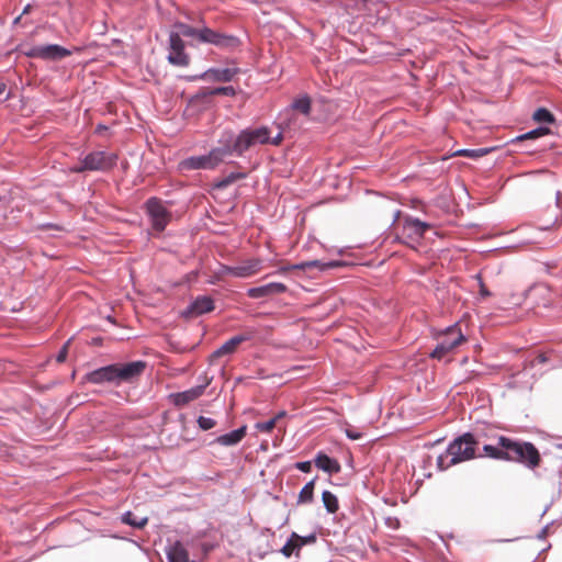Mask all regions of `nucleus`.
I'll return each mask as SVG.
<instances>
[{
  "label": "nucleus",
  "mask_w": 562,
  "mask_h": 562,
  "mask_svg": "<svg viewBox=\"0 0 562 562\" xmlns=\"http://www.w3.org/2000/svg\"><path fill=\"white\" fill-rule=\"evenodd\" d=\"M494 443H484V457L494 460L520 463L535 470L541 463L539 450L532 442L515 440L505 436H494Z\"/></svg>",
  "instance_id": "obj_1"
},
{
  "label": "nucleus",
  "mask_w": 562,
  "mask_h": 562,
  "mask_svg": "<svg viewBox=\"0 0 562 562\" xmlns=\"http://www.w3.org/2000/svg\"><path fill=\"white\" fill-rule=\"evenodd\" d=\"M483 437L486 436L483 434L475 436L471 432H465L452 440L446 451L437 458L438 469L443 471L454 464L476 458V447L482 442ZM479 457L482 456L479 454Z\"/></svg>",
  "instance_id": "obj_2"
},
{
  "label": "nucleus",
  "mask_w": 562,
  "mask_h": 562,
  "mask_svg": "<svg viewBox=\"0 0 562 562\" xmlns=\"http://www.w3.org/2000/svg\"><path fill=\"white\" fill-rule=\"evenodd\" d=\"M175 27L181 36L190 37L198 43L212 44L222 49H234L239 45V40L234 35L224 34L212 30L205 25L201 27H193L189 24L178 22Z\"/></svg>",
  "instance_id": "obj_3"
},
{
  "label": "nucleus",
  "mask_w": 562,
  "mask_h": 562,
  "mask_svg": "<svg viewBox=\"0 0 562 562\" xmlns=\"http://www.w3.org/2000/svg\"><path fill=\"white\" fill-rule=\"evenodd\" d=\"M465 340L459 324L449 326L440 334L439 341L429 356L432 359L442 360Z\"/></svg>",
  "instance_id": "obj_4"
},
{
  "label": "nucleus",
  "mask_w": 562,
  "mask_h": 562,
  "mask_svg": "<svg viewBox=\"0 0 562 562\" xmlns=\"http://www.w3.org/2000/svg\"><path fill=\"white\" fill-rule=\"evenodd\" d=\"M117 156L109 151H92L88 154L79 166L71 168L74 172L108 171L116 165Z\"/></svg>",
  "instance_id": "obj_5"
},
{
  "label": "nucleus",
  "mask_w": 562,
  "mask_h": 562,
  "mask_svg": "<svg viewBox=\"0 0 562 562\" xmlns=\"http://www.w3.org/2000/svg\"><path fill=\"white\" fill-rule=\"evenodd\" d=\"M226 158V151L222 146L212 148L206 155L191 156L180 162L182 170L215 169Z\"/></svg>",
  "instance_id": "obj_6"
},
{
  "label": "nucleus",
  "mask_w": 562,
  "mask_h": 562,
  "mask_svg": "<svg viewBox=\"0 0 562 562\" xmlns=\"http://www.w3.org/2000/svg\"><path fill=\"white\" fill-rule=\"evenodd\" d=\"M145 212L150 222L151 228L156 233H161L166 229L171 221V212L166 203L158 198H149L145 203Z\"/></svg>",
  "instance_id": "obj_7"
},
{
  "label": "nucleus",
  "mask_w": 562,
  "mask_h": 562,
  "mask_svg": "<svg viewBox=\"0 0 562 562\" xmlns=\"http://www.w3.org/2000/svg\"><path fill=\"white\" fill-rule=\"evenodd\" d=\"M220 144L222 149L226 151V157L233 154L240 157L245 151L254 147L249 128L241 130L237 135L232 131L224 133Z\"/></svg>",
  "instance_id": "obj_8"
},
{
  "label": "nucleus",
  "mask_w": 562,
  "mask_h": 562,
  "mask_svg": "<svg viewBox=\"0 0 562 562\" xmlns=\"http://www.w3.org/2000/svg\"><path fill=\"white\" fill-rule=\"evenodd\" d=\"M186 44L180 34L171 32L169 35L168 61L178 67H187L190 64V56L184 50Z\"/></svg>",
  "instance_id": "obj_9"
},
{
  "label": "nucleus",
  "mask_w": 562,
  "mask_h": 562,
  "mask_svg": "<svg viewBox=\"0 0 562 562\" xmlns=\"http://www.w3.org/2000/svg\"><path fill=\"white\" fill-rule=\"evenodd\" d=\"M71 52L57 44L40 45L33 47L26 55L30 57L42 58L46 60H60L70 56Z\"/></svg>",
  "instance_id": "obj_10"
},
{
  "label": "nucleus",
  "mask_w": 562,
  "mask_h": 562,
  "mask_svg": "<svg viewBox=\"0 0 562 562\" xmlns=\"http://www.w3.org/2000/svg\"><path fill=\"white\" fill-rule=\"evenodd\" d=\"M248 128H249V133H250L254 146L267 145V144H270L273 146H279V145H281V143L283 140V132H282L281 126H279V132L274 136L271 135V130L268 126H259V127H255V128L248 127Z\"/></svg>",
  "instance_id": "obj_11"
},
{
  "label": "nucleus",
  "mask_w": 562,
  "mask_h": 562,
  "mask_svg": "<svg viewBox=\"0 0 562 562\" xmlns=\"http://www.w3.org/2000/svg\"><path fill=\"white\" fill-rule=\"evenodd\" d=\"M146 362L138 360L125 364H115L116 382H132L145 370Z\"/></svg>",
  "instance_id": "obj_12"
},
{
  "label": "nucleus",
  "mask_w": 562,
  "mask_h": 562,
  "mask_svg": "<svg viewBox=\"0 0 562 562\" xmlns=\"http://www.w3.org/2000/svg\"><path fill=\"white\" fill-rule=\"evenodd\" d=\"M429 228L430 224L422 222L418 218L407 216L403 223L402 238L412 240L420 239Z\"/></svg>",
  "instance_id": "obj_13"
},
{
  "label": "nucleus",
  "mask_w": 562,
  "mask_h": 562,
  "mask_svg": "<svg viewBox=\"0 0 562 562\" xmlns=\"http://www.w3.org/2000/svg\"><path fill=\"white\" fill-rule=\"evenodd\" d=\"M209 383L210 382L206 381L203 384L193 386L183 392L172 393V394H170L169 397L175 406H178V407L184 406L188 403H190V402L199 398L201 395H203Z\"/></svg>",
  "instance_id": "obj_14"
},
{
  "label": "nucleus",
  "mask_w": 562,
  "mask_h": 562,
  "mask_svg": "<svg viewBox=\"0 0 562 562\" xmlns=\"http://www.w3.org/2000/svg\"><path fill=\"white\" fill-rule=\"evenodd\" d=\"M238 68H210L199 76L191 77L190 80L207 79L218 82H228L238 74Z\"/></svg>",
  "instance_id": "obj_15"
},
{
  "label": "nucleus",
  "mask_w": 562,
  "mask_h": 562,
  "mask_svg": "<svg viewBox=\"0 0 562 562\" xmlns=\"http://www.w3.org/2000/svg\"><path fill=\"white\" fill-rule=\"evenodd\" d=\"M288 290L286 285L281 282H271L265 285L250 288L247 290V295L250 299L268 297L274 294L284 293Z\"/></svg>",
  "instance_id": "obj_16"
},
{
  "label": "nucleus",
  "mask_w": 562,
  "mask_h": 562,
  "mask_svg": "<svg viewBox=\"0 0 562 562\" xmlns=\"http://www.w3.org/2000/svg\"><path fill=\"white\" fill-rule=\"evenodd\" d=\"M214 310V301L206 295L198 296L188 307L183 311V316H199Z\"/></svg>",
  "instance_id": "obj_17"
},
{
  "label": "nucleus",
  "mask_w": 562,
  "mask_h": 562,
  "mask_svg": "<svg viewBox=\"0 0 562 562\" xmlns=\"http://www.w3.org/2000/svg\"><path fill=\"white\" fill-rule=\"evenodd\" d=\"M261 268V260L247 259L236 266H233L232 276L236 278H248L258 273Z\"/></svg>",
  "instance_id": "obj_18"
},
{
  "label": "nucleus",
  "mask_w": 562,
  "mask_h": 562,
  "mask_svg": "<svg viewBox=\"0 0 562 562\" xmlns=\"http://www.w3.org/2000/svg\"><path fill=\"white\" fill-rule=\"evenodd\" d=\"M87 379L89 382L100 384L103 382H116L115 364L99 368L88 373Z\"/></svg>",
  "instance_id": "obj_19"
},
{
  "label": "nucleus",
  "mask_w": 562,
  "mask_h": 562,
  "mask_svg": "<svg viewBox=\"0 0 562 562\" xmlns=\"http://www.w3.org/2000/svg\"><path fill=\"white\" fill-rule=\"evenodd\" d=\"M250 339L249 335H236L225 341L221 347H218L213 353V358H220L223 356L232 355L236 351L237 347Z\"/></svg>",
  "instance_id": "obj_20"
},
{
  "label": "nucleus",
  "mask_w": 562,
  "mask_h": 562,
  "mask_svg": "<svg viewBox=\"0 0 562 562\" xmlns=\"http://www.w3.org/2000/svg\"><path fill=\"white\" fill-rule=\"evenodd\" d=\"M314 461H315V465L319 470H322L328 474H336V473H339L341 470L339 462L336 459L330 458L329 456H327L324 452H318L316 454Z\"/></svg>",
  "instance_id": "obj_21"
},
{
  "label": "nucleus",
  "mask_w": 562,
  "mask_h": 562,
  "mask_svg": "<svg viewBox=\"0 0 562 562\" xmlns=\"http://www.w3.org/2000/svg\"><path fill=\"white\" fill-rule=\"evenodd\" d=\"M247 426H241L228 434L218 436L215 441L225 447H231L239 443L246 436Z\"/></svg>",
  "instance_id": "obj_22"
},
{
  "label": "nucleus",
  "mask_w": 562,
  "mask_h": 562,
  "mask_svg": "<svg viewBox=\"0 0 562 562\" xmlns=\"http://www.w3.org/2000/svg\"><path fill=\"white\" fill-rule=\"evenodd\" d=\"M337 266H339V262H337V261L322 262L319 260H312V261H306V262H302L299 265H293L290 267H284V268H281L279 271L285 272V271H289L292 269L305 270V269L312 268V267H317L321 270H326V269H330V268H334Z\"/></svg>",
  "instance_id": "obj_23"
},
{
  "label": "nucleus",
  "mask_w": 562,
  "mask_h": 562,
  "mask_svg": "<svg viewBox=\"0 0 562 562\" xmlns=\"http://www.w3.org/2000/svg\"><path fill=\"white\" fill-rule=\"evenodd\" d=\"M294 110L300 111L304 115H308L311 112V99L307 95H303L294 100L290 108L285 109L284 113L288 114Z\"/></svg>",
  "instance_id": "obj_24"
},
{
  "label": "nucleus",
  "mask_w": 562,
  "mask_h": 562,
  "mask_svg": "<svg viewBox=\"0 0 562 562\" xmlns=\"http://www.w3.org/2000/svg\"><path fill=\"white\" fill-rule=\"evenodd\" d=\"M121 521L134 528L142 529L147 525L148 518L137 517L132 512H125L124 514H122Z\"/></svg>",
  "instance_id": "obj_25"
},
{
  "label": "nucleus",
  "mask_w": 562,
  "mask_h": 562,
  "mask_svg": "<svg viewBox=\"0 0 562 562\" xmlns=\"http://www.w3.org/2000/svg\"><path fill=\"white\" fill-rule=\"evenodd\" d=\"M322 501L329 514H335L339 509L338 498L330 491H324L322 494Z\"/></svg>",
  "instance_id": "obj_26"
},
{
  "label": "nucleus",
  "mask_w": 562,
  "mask_h": 562,
  "mask_svg": "<svg viewBox=\"0 0 562 562\" xmlns=\"http://www.w3.org/2000/svg\"><path fill=\"white\" fill-rule=\"evenodd\" d=\"M314 485L315 479L307 482L301 490L297 498V504H307L313 501L314 497Z\"/></svg>",
  "instance_id": "obj_27"
},
{
  "label": "nucleus",
  "mask_w": 562,
  "mask_h": 562,
  "mask_svg": "<svg viewBox=\"0 0 562 562\" xmlns=\"http://www.w3.org/2000/svg\"><path fill=\"white\" fill-rule=\"evenodd\" d=\"M532 119L538 123H554L555 119L553 114L546 108H539L535 111Z\"/></svg>",
  "instance_id": "obj_28"
},
{
  "label": "nucleus",
  "mask_w": 562,
  "mask_h": 562,
  "mask_svg": "<svg viewBox=\"0 0 562 562\" xmlns=\"http://www.w3.org/2000/svg\"><path fill=\"white\" fill-rule=\"evenodd\" d=\"M291 535H292V539H294L296 542V547H297L296 557L299 555L300 550L303 546L315 543L316 539H317L316 533H311L307 536H300L296 532H292Z\"/></svg>",
  "instance_id": "obj_29"
},
{
  "label": "nucleus",
  "mask_w": 562,
  "mask_h": 562,
  "mask_svg": "<svg viewBox=\"0 0 562 562\" xmlns=\"http://www.w3.org/2000/svg\"><path fill=\"white\" fill-rule=\"evenodd\" d=\"M490 150L487 148L479 149H459L454 153V156H463L469 158H479L486 155Z\"/></svg>",
  "instance_id": "obj_30"
},
{
  "label": "nucleus",
  "mask_w": 562,
  "mask_h": 562,
  "mask_svg": "<svg viewBox=\"0 0 562 562\" xmlns=\"http://www.w3.org/2000/svg\"><path fill=\"white\" fill-rule=\"evenodd\" d=\"M550 132V130L548 127H538V128H535L530 132H527L520 136H518L516 139L517 140H525V139H531V138H538V137H541L543 135H547L548 133Z\"/></svg>",
  "instance_id": "obj_31"
},
{
  "label": "nucleus",
  "mask_w": 562,
  "mask_h": 562,
  "mask_svg": "<svg viewBox=\"0 0 562 562\" xmlns=\"http://www.w3.org/2000/svg\"><path fill=\"white\" fill-rule=\"evenodd\" d=\"M280 552L285 557L290 558L293 553L296 554L297 547L294 539H292V535L290 536L289 540L285 542V544L281 548Z\"/></svg>",
  "instance_id": "obj_32"
},
{
  "label": "nucleus",
  "mask_w": 562,
  "mask_h": 562,
  "mask_svg": "<svg viewBox=\"0 0 562 562\" xmlns=\"http://www.w3.org/2000/svg\"><path fill=\"white\" fill-rule=\"evenodd\" d=\"M210 95H218V94H223V95H228V97H234L236 94V90L234 89V87L232 86H226V87H217V88H213L210 92H209Z\"/></svg>",
  "instance_id": "obj_33"
},
{
  "label": "nucleus",
  "mask_w": 562,
  "mask_h": 562,
  "mask_svg": "<svg viewBox=\"0 0 562 562\" xmlns=\"http://www.w3.org/2000/svg\"><path fill=\"white\" fill-rule=\"evenodd\" d=\"M277 425V418H271L267 422H259L255 425V428L261 432H270Z\"/></svg>",
  "instance_id": "obj_34"
},
{
  "label": "nucleus",
  "mask_w": 562,
  "mask_h": 562,
  "mask_svg": "<svg viewBox=\"0 0 562 562\" xmlns=\"http://www.w3.org/2000/svg\"><path fill=\"white\" fill-rule=\"evenodd\" d=\"M198 424L202 430H210L216 425V422L211 417L200 416L198 418Z\"/></svg>",
  "instance_id": "obj_35"
},
{
  "label": "nucleus",
  "mask_w": 562,
  "mask_h": 562,
  "mask_svg": "<svg viewBox=\"0 0 562 562\" xmlns=\"http://www.w3.org/2000/svg\"><path fill=\"white\" fill-rule=\"evenodd\" d=\"M384 524L389 529L397 530L401 526L400 519L397 517L387 516L384 518Z\"/></svg>",
  "instance_id": "obj_36"
},
{
  "label": "nucleus",
  "mask_w": 562,
  "mask_h": 562,
  "mask_svg": "<svg viewBox=\"0 0 562 562\" xmlns=\"http://www.w3.org/2000/svg\"><path fill=\"white\" fill-rule=\"evenodd\" d=\"M70 341H71V339H68L65 342V345L63 346V348L59 350V352L57 353V356H56L57 362L61 363L66 360Z\"/></svg>",
  "instance_id": "obj_37"
},
{
  "label": "nucleus",
  "mask_w": 562,
  "mask_h": 562,
  "mask_svg": "<svg viewBox=\"0 0 562 562\" xmlns=\"http://www.w3.org/2000/svg\"><path fill=\"white\" fill-rule=\"evenodd\" d=\"M226 177L228 179V182L234 183L238 180L245 179L247 177V173L243 171H234L228 173Z\"/></svg>",
  "instance_id": "obj_38"
},
{
  "label": "nucleus",
  "mask_w": 562,
  "mask_h": 562,
  "mask_svg": "<svg viewBox=\"0 0 562 562\" xmlns=\"http://www.w3.org/2000/svg\"><path fill=\"white\" fill-rule=\"evenodd\" d=\"M476 280L479 281V286H480V294L483 296V297H487L491 295V292L486 289L483 280H482V277L481 274H476L475 276Z\"/></svg>",
  "instance_id": "obj_39"
},
{
  "label": "nucleus",
  "mask_w": 562,
  "mask_h": 562,
  "mask_svg": "<svg viewBox=\"0 0 562 562\" xmlns=\"http://www.w3.org/2000/svg\"><path fill=\"white\" fill-rule=\"evenodd\" d=\"M295 468L304 473H308L312 470V462L311 461H301L295 463Z\"/></svg>",
  "instance_id": "obj_40"
},
{
  "label": "nucleus",
  "mask_w": 562,
  "mask_h": 562,
  "mask_svg": "<svg viewBox=\"0 0 562 562\" xmlns=\"http://www.w3.org/2000/svg\"><path fill=\"white\" fill-rule=\"evenodd\" d=\"M232 183L228 182V179L227 177H223L222 179H220L216 183H215V188L217 189H225L227 188L228 186H231Z\"/></svg>",
  "instance_id": "obj_41"
},
{
  "label": "nucleus",
  "mask_w": 562,
  "mask_h": 562,
  "mask_svg": "<svg viewBox=\"0 0 562 562\" xmlns=\"http://www.w3.org/2000/svg\"><path fill=\"white\" fill-rule=\"evenodd\" d=\"M346 435L348 438L352 439V440H357V439H360L361 438V434L357 430H353V429H346Z\"/></svg>",
  "instance_id": "obj_42"
},
{
  "label": "nucleus",
  "mask_w": 562,
  "mask_h": 562,
  "mask_svg": "<svg viewBox=\"0 0 562 562\" xmlns=\"http://www.w3.org/2000/svg\"><path fill=\"white\" fill-rule=\"evenodd\" d=\"M42 228H44V229L53 228V229H57V231H63L64 229L61 226H59L57 224H53V223L43 224Z\"/></svg>",
  "instance_id": "obj_43"
},
{
  "label": "nucleus",
  "mask_w": 562,
  "mask_h": 562,
  "mask_svg": "<svg viewBox=\"0 0 562 562\" xmlns=\"http://www.w3.org/2000/svg\"><path fill=\"white\" fill-rule=\"evenodd\" d=\"M233 266H222L221 267V274H231L232 276Z\"/></svg>",
  "instance_id": "obj_44"
},
{
  "label": "nucleus",
  "mask_w": 562,
  "mask_h": 562,
  "mask_svg": "<svg viewBox=\"0 0 562 562\" xmlns=\"http://www.w3.org/2000/svg\"><path fill=\"white\" fill-rule=\"evenodd\" d=\"M284 416H285V412L282 411V412H279L273 418H277V422H278L280 418H282Z\"/></svg>",
  "instance_id": "obj_45"
},
{
  "label": "nucleus",
  "mask_w": 562,
  "mask_h": 562,
  "mask_svg": "<svg viewBox=\"0 0 562 562\" xmlns=\"http://www.w3.org/2000/svg\"><path fill=\"white\" fill-rule=\"evenodd\" d=\"M537 360H538L539 362H541V363H542V362H544L547 359H546V357H544L543 355H540V356H538V357H537Z\"/></svg>",
  "instance_id": "obj_46"
},
{
  "label": "nucleus",
  "mask_w": 562,
  "mask_h": 562,
  "mask_svg": "<svg viewBox=\"0 0 562 562\" xmlns=\"http://www.w3.org/2000/svg\"><path fill=\"white\" fill-rule=\"evenodd\" d=\"M30 8H31V5H30V4H27V5L23 9L22 14L29 13Z\"/></svg>",
  "instance_id": "obj_47"
},
{
  "label": "nucleus",
  "mask_w": 562,
  "mask_h": 562,
  "mask_svg": "<svg viewBox=\"0 0 562 562\" xmlns=\"http://www.w3.org/2000/svg\"><path fill=\"white\" fill-rule=\"evenodd\" d=\"M5 90V85L4 83H0V94H2Z\"/></svg>",
  "instance_id": "obj_48"
},
{
  "label": "nucleus",
  "mask_w": 562,
  "mask_h": 562,
  "mask_svg": "<svg viewBox=\"0 0 562 562\" xmlns=\"http://www.w3.org/2000/svg\"><path fill=\"white\" fill-rule=\"evenodd\" d=\"M97 130H98V131H103V130H106V127H105V126H103V125H99V126L97 127Z\"/></svg>",
  "instance_id": "obj_49"
},
{
  "label": "nucleus",
  "mask_w": 562,
  "mask_h": 562,
  "mask_svg": "<svg viewBox=\"0 0 562 562\" xmlns=\"http://www.w3.org/2000/svg\"><path fill=\"white\" fill-rule=\"evenodd\" d=\"M400 214H401V212H400V211H396V212H395L394 221H396V220L398 218Z\"/></svg>",
  "instance_id": "obj_50"
},
{
  "label": "nucleus",
  "mask_w": 562,
  "mask_h": 562,
  "mask_svg": "<svg viewBox=\"0 0 562 562\" xmlns=\"http://www.w3.org/2000/svg\"><path fill=\"white\" fill-rule=\"evenodd\" d=\"M21 19V15L20 16H16V19L14 20V23H18Z\"/></svg>",
  "instance_id": "obj_51"
}]
</instances>
